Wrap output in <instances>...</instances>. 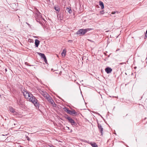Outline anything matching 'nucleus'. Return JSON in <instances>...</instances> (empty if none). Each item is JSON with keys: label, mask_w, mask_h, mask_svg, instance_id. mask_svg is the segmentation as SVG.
<instances>
[{"label": "nucleus", "mask_w": 147, "mask_h": 147, "mask_svg": "<svg viewBox=\"0 0 147 147\" xmlns=\"http://www.w3.org/2000/svg\"><path fill=\"white\" fill-rule=\"evenodd\" d=\"M52 101V103H51V104L53 107H55L56 105V104H55L54 101Z\"/></svg>", "instance_id": "aec40b11"}, {"label": "nucleus", "mask_w": 147, "mask_h": 147, "mask_svg": "<svg viewBox=\"0 0 147 147\" xmlns=\"http://www.w3.org/2000/svg\"><path fill=\"white\" fill-rule=\"evenodd\" d=\"M17 103L19 105H22L23 104V101L21 99H19V101L18 100Z\"/></svg>", "instance_id": "f8f14e48"}, {"label": "nucleus", "mask_w": 147, "mask_h": 147, "mask_svg": "<svg viewBox=\"0 0 147 147\" xmlns=\"http://www.w3.org/2000/svg\"><path fill=\"white\" fill-rule=\"evenodd\" d=\"M1 95H0V97H1Z\"/></svg>", "instance_id": "473e14b6"}, {"label": "nucleus", "mask_w": 147, "mask_h": 147, "mask_svg": "<svg viewBox=\"0 0 147 147\" xmlns=\"http://www.w3.org/2000/svg\"><path fill=\"white\" fill-rule=\"evenodd\" d=\"M41 94L45 98H46L47 96L48 95H49L47 93L45 92H42V93H41Z\"/></svg>", "instance_id": "9b49d317"}, {"label": "nucleus", "mask_w": 147, "mask_h": 147, "mask_svg": "<svg viewBox=\"0 0 147 147\" xmlns=\"http://www.w3.org/2000/svg\"><path fill=\"white\" fill-rule=\"evenodd\" d=\"M124 63L123 62V63H119V65H123V64H124Z\"/></svg>", "instance_id": "b1692460"}, {"label": "nucleus", "mask_w": 147, "mask_h": 147, "mask_svg": "<svg viewBox=\"0 0 147 147\" xmlns=\"http://www.w3.org/2000/svg\"><path fill=\"white\" fill-rule=\"evenodd\" d=\"M66 50L65 49H64L63 50L61 54L62 56L65 57V55L66 54Z\"/></svg>", "instance_id": "4468645a"}, {"label": "nucleus", "mask_w": 147, "mask_h": 147, "mask_svg": "<svg viewBox=\"0 0 147 147\" xmlns=\"http://www.w3.org/2000/svg\"><path fill=\"white\" fill-rule=\"evenodd\" d=\"M39 55L41 56L42 58L44 59L46 57L44 54L42 53H39Z\"/></svg>", "instance_id": "f3484780"}, {"label": "nucleus", "mask_w": 147, "mask_h": 147, "mask_svg": "<svg viewBox=\"0 0 147 147\" xmlns=\"http://www.w3.org/2000/svg\"><path fill=\"white\" fill-rule=\"evenodd\" d=\"M52 101V103H51V104L53 107H55L56 105V104H55L54 101Z\"/></svg>", "instance_id": "6ab92c4d"}, {"label": "nucleus", "mask_w": 147, "mask_h": 147, "mask_svg": "<svg viewBox=\"0 0 147 147\" xmlns=\"http://www.w3.org/2000/svg\"><path fill=\"white\" fill-rule=\"evenodd\" d=\"M67 127V128H68V129H69V127Z\"/></svg>", "instance_id": "7c9ffc66"}, {"label": "nucleus", "mask_w": 147, "mask_h": 147, "mask_svg": "<svg viewBox=\"0 0 147 147\" xmlns=\"http://www.w3.org/2000/svg\"><path fill=\"white\" fill-rule=\"evenodd\" d=\"M14 110L15 109L11 107H10L9 108V110L10 112L13 113L14 114L17 115V114H18Z\"/></svg>", "instance_id": "423d86ee"}, {"label": "nucleus", "mask_w": 147, "mask_h": 147, "mask_svg": "<svg viewBox=\"0 0 147 147\" xmlns=\"http://www.w3.org/2000/svg\"><path fill=\"white\" fill-rule=\"evenodd\" d=\"M5 71H7V69H5Z\"/></svg>", "instance_id": "c85d7f7f"}, {"label": "nucleus", "mask_w": 147, "mask_h": 147, "mask_svg": "<svg viewBox=\"0 0 147 147\" xmlns=\"http://www.w3.org/2000/svg\"><path fill=\"white\" fill-rule=\"evenodd\" d=\"M50 147H55V146H53V145H51V146H49Z\"/></svg>", "instance_id": "393cba45"}, {"label": "nucleus", "mask_w": 147, "mask_h": 147, "mask_svg": "<svg viewBox=\"0 0 147 147\" xmlns=\"http://www.w3.org/2000/svg\"><path fill=\"white\" fill-rule=\"evenodd\" d=\"M54 9L57 11L56 13H57L60 10V8L59 6L58 5H55L54 7Z\"/></svg>", "instance_id": "0eeeda50"}, {"label": "nucleus", "mask_w": 147, "mask_h": 147, "mask_svg": "<svg viewBox=\"0 0 147 147\" xmlns=\"http://www.w3.org/2000/svg\"><path fill=\"white\" fill-rule=\"evenodd\" d=\"M36 21L40 23V20L42 19L41 14L39 12H37L36 13Z\"/></svg>", "instance_id": "20e7f679"}, {"label": "nucleus", "mask_w": 147, "mask_h": 147, "mask_svg": "<svg viewBox=\"0 0 147 147\" xmlns=\"http://www.w3.org/2000/svg\"><path fill=\"white\" fill-rule=\"evenodd\" d=\"M65 118L68 120L69 122L71 123L72 125H75L76 123H75L74 120L70 117L67 115L65 117Z\"/></svg>", "instance_id": "7ed1b4c3"}, {"label": "nucleus", "mask_w": 147, "mask_h": 147, "mask_svg": "<svg viewBox=\"0 0 147 147\" xmlns=\"http://www.w3.org/2000/svg\"><path fill=\"white\" fill-rule=\"evenodd\" d=\"M115 12H113H113L112 13V14H115Z\"/></svg>", "instance_id": "bb28decb"}, {"label": "nucleus", "mask_w": 147, "mask_h": 147, "mask_svg": "<svg viewBox=\"0 0 147 147\" xmlns=\"http://www.w3.org/2000/svg\"><path fill=\"white\" fill-rule=\"evenodd\" d=\"M44 60V61H45V62L47 63V59H46V57L44 59H43Z\"/></svg>", "instance_id": "412c9836"}, {"label": "nucleus", "mask_w": 147, "mask_h": 147, "mask_svg": "<svg viewBox=\"0 0 147 147\" xmlns=\"http://www.w3.org/2000/svg\"><path fill=\"white\" fill-rule=\"evenodd\" d=\"M100 13L101 14H103L104 13V11L102 10L100 12Z\"/></svg>", "instance_id": "4be33fe9"}, {"label": "nucleus", "mask_w": 147, "mask_h": 147, "mask_svg": "<svg viewBox=\"0 0 147 147\" xmlns=\"http://www.w3.org/2000/svg\"><path fill=\"white\" fill-rule=\"evenodd\" d=\"M92 30L91 28H86L85 29H80L79 30L76 32V34L78 35H83L87 32Z\"/></svg>", "instance_id": "f03ea898"}, {"label": "nucleus", "mask_w": 147, "mask_h": 147, "mask_svg": "<svg viewBox=\"0 0 147 147\" xmlns=\"http://www.w3.org/2000/svg\"><path fill=\"white\" fill-rule=\"evenodd\" d=\"M65 111L71 115H76V112L75 110L71 111L69 110L68 108H65Z\"/></svg>", "instance_id": "39448f33"}, {"label": "nucleus", "mask_w": 147, "mask_h": 147, "mask_svg": "<svg viewBox=\"0 0 147 147\" xmlns=\"http://www.w3.org/2000/svg\"><path fill=\"white\" fill-rule=\"evenodd\" d=\"M25 64H26H26H27V63H26H26H25Z\"/></svg>", "instance_id": "cd10ccee"}, {"label": "nucleus", "mask_w": 147, "mask_h": 147, "mask_svg": "<svg viewBox=\"0 0 147 147\" xmlns=\"http://www.w3.org/2000/svg\"><path fill=\"white\" fill-rule=\"evenodd\" d=\"M99 5L101 7L102 9L104 8V5L103 3L101 1H100L99 2Z\"/></svg>", "instance_id": "ddd939ff"}, {"label": "nucleus", "mask_w": 147, "mask_h": 147, "mask_svg": "<svg viewBox=\"0 0 147 147\" xmlns=\"http://www.w3.org/2000/svg\"><path fill=\"white\" fill-rule=\"evenodd\" d=\"M46 98L49 102L52 99L51 97L49 95H48V96H47Z\"/></svg>", "instance_id": "dca6fc26"}, {"label": "nucleus", "mask_w": 147, "mask_h": 147, "mask_svg": "<svg viewBox=\"0 0 147 147\" xmlns=\"http://www.w3.org/2000/svg\"><path fill=\"white\" fill-rule=\"evenodd\" d=\"M112 69L109 67H107L105 69V71L107 74H109L112 71Z\"/></svg>", "instance_id": "1a4fd4ad"}, {"label": "nucleus", "mask_w": 147, "mask_h": 147, "mask_svg": "<svg viewBox=\"0 0 147 147\" xmlns=\"http://www.w3.org/2000/svg\"><path fill=\"white\" fill-rule=\"evenodd\" d=\"M23 93L25 98L28 101L32 102L34 106L39 107V104L36 98L30 92L27 91L26 90H24Z\"/></svg>", "instance_id": "f257e3e1"}, {"label": "nucleus", "mask_w": 147, "mask_h": 147, "mask_svg": "<svg viewBox=\"0 0 147 147\" xmlns=\"http://www.w3.org/2000/svg\"><path fill=\"white\" fill-rule=\"evenodd\" d=\"M98 129L99 130L100 132L101 133V135H102V131H103V128L101 125L99 123H98Z\"/></svg>", "instance_id": "6e6552de"}, {"label": "nucleus", "mask_w": 147, "mask_h": 147, "mask_svg": "<svg viewBox=\"0 0 147 147\" xmlns=\"http://www.w3.org/2000/svg\"><path fill=\"white\" fill-rule=\"evenodd\" d=\"M88 144H90L92 147H98L97 145L95 143H94V144H92L91 143H89L88 142Z\"/></svg>", "instance_id": "2eb2a0df"}, {"label": "nucleus", "mask_w": 147, "mask_h": 147, "mask_svg": "<svg viewBox=\"0 0 147 147\" xmlns=\"http://www.w3.org/2000/svg\"><path fill=\"white\" fill-rule=\"evenodd\" d=\"M52 101H53V99L51 100V101H50L49 102L51 103H52Z\"/></svg>", "instance_id": "a878e982"}, {"label": "nucleus", "mask_w": 147, "mask_h": 147, "mask_svg": "<svg viewBox=\"0 0 147 147\" xmlns=\"http://www.w3.org/2000/svg\"><path fill=\"white\" fill-rule=\"evenodd\" d=\"M40 43V41L38 39H36L35 41V44L36 47H38Z\"/></svg>", "instance_id": "9d476101"}, {"label": "nucleus", "mask_w": 147, "mask_h": 147, "mask_svg": "<svg viewBox=\"0 0 147 147\" xmlns=\"http://www.w3.org/2000/svg\"><path fill=\"white\" fill-rule=\"evenodd\" d=\"M26 138H27V139L29 141V140H30V138H29L28 137V136H27L26 137Z\"/></svg>", "instance_id": "5701e85b"}, {"label": "nucleus", "mask_w": 147, "mask_h": 147, "mask_svg": "<svg viewBox=\"0 0 147 147\" xmlns=\"http://www.w3.org/2000/svg\"><path fill=\"white\" fill-rule=\"evenodd\" d=\"M146 118H144V120H145V119H146Z\"/></svg>", "instance_id": "c756f323"}, {"label": "nucleus", "mask_w": 147, "mask_h": 147, "mask_svg": "<svg viewBox=\"0 0 147 147\" xmlns=\"http://www.w3.org/2000/svg\"><path fill=\"white\" fill-rule=\"evenodd\" d=\"M66 10L69 13H71L72 12V11L70 7L68 8H66Z\"/></svg>", "instance_id": "a211bd4d"}, {"label": "nucleus", "mask_w": 147, "mask_h": 147, "mask_svg": "<svg viewBox=\"0 0 147 147\" xmlns=\"http://www.w3.org/2000/svg\"><path fill=\"white\" fill-rule=\"evenodd\" d=\"M98 115H100V114H98Z\"/></svg>", "instance_id": "2f4dec72"}]
</instances>
